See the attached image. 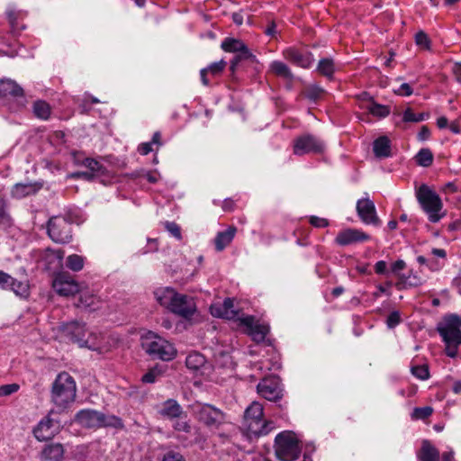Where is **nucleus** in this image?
Segmentation results:
<instances>
[{
    "instance_id": "f257e3e1",
    "label": "nucleus",
    "mask_w": 461,
    "mask_h": 461,
    "mask_svg": "<svg viewBox=\"0 0 461 461\" xmlns=\"http://www.w3.org/2000/svg\"><path fill=\"white\" fill-rule=\"evenodd\" d=\"M437 330L445 343L447 356L456 357L461 345V317L454 313L444 316Z\"/></svg>"
},
{
    "instance_id": "f03ea898",
    "label": "nucleus",
    "mask_w": 461,
    "mask_h": 461,
    "mask_svg": "<svg viewBox=\"0 0 461 461\" xmlns=\"http://www.w3.org/2000/svg\"><path fill=\"white\" fill-rule=\"evenodd\" d=\"M77 386L74 378L67 372L59 374L52 384L51 402L63 411L75 401Z\"/></svg>"
},
{
    "instance_id": "7ed1b4c3",
    "label": "nucleus",
    "mask_w": 461,
    "mask_h": 461,
    "mask_svg": "<svg viewBox=\"0 0 461 461\" xmlns=\"http://www.w3.org/2000/svg\"><path fill=\"white\" fill-rule=\"evenodd\" d=\"M416 198L430 222H438L445 216L441 198L426 184L417 189Z\"/></svg>"
},
{
    "instance_id": "20e7f679",
    "label": "nucleus",
    "mask_w": 461,
    "mask_h": 461,
    "mask_svg": "<svg viewBox=\"0 0 461 461\" xmlns=\"http://www.w3.org/2000/svg\"><path fill=\"white\" fill-rule=\"evenodd\" d=\"M243 426L250 435L255 437L267 435L274 428L272 421L263 419V406L257 402H252L246 409Z\"/></svg>"
},
{
    "instance_id": "39448f33",
    "label": "nucleus",
    "mask_w": 461,
    "mask_h": 461,
    "mask_svg": "<svg viewBox=\"0 0 461 461\" xmlns=\"http://www.w3.org/2000/svg\"><path fill=\"white\" fill-rule=\"evenodd\" d=\"M76 421L81 426L96 429L101 427L123 428L122 419L114 415H105L94 410H82L76 415Z\"/></svg>"
},
{
    "instance_id": "423d86ee",
    "label": "nucleus",
    "mask_w": 461,
    "mask_h": 461,
    "mask_svg": "<svg viewBox=\"0 0 461 461\" xmlns=\"http://www.w3.org/2000/svg\"><path fill=\"white\" fill-rule=\"evenodd\" d=\"M141 347L150 357L163 361H169L176 355V350L171 343L153 333L142 338Z\"/></svg>"
},
{
    "instance_id": "0eeeda50",
    "label": "nucleus",
    "mask_w": 461,
    "mask_h": 461,
    "mask_svg": "<svg viewBox=\"0 0 461 461\" xmlns=\"http://www.w3.org/2000/svg\"><path fill=\"white\" fill-rule=\"evenodd\" d=\"M275 452L281 461H294L301 454V447L295 435L291 431L279 433L275 439Z\"/></svg>"
},
{
    "instance_id": "6e6552de",
    "label": "nucleus",
    "mask_w": 461,
    "mask_h": 461,
    "mask_svg": "<svg viewBox=\"0 0 461 461\" xmlns=\"http://www.w3.org/2000/svg\"><path fill=\"white\" fill-rule=\"evenodd\" d=\"M195 419L209 429H218L225 423V413L211 404H197L194 410Z\"/></svg>"
},
{
    "instance_id": "1a4fd4ad",
    "label": "nucleus",
    "mask_w": 461,
    "mask_h": 461,
    "mask_svg": "<svg viewBox=\"0 0 461 461\" xmlns=\"http://www.w3.org/2000/svg\"><path fill=\"white\" fill-rule=\"evenodd\" d=\"M48 234L57 243H68L72 239V224L69 218L55 216L49 220Z\"/></svg>"
},
{
    "instance_id": "9d476101",
    "label": "nucleus",
    "mask_w": 461,
    "mask_h": 461,
    "mask_svg": "<svg viewBox=\"0 0 461 461\" xmlns=\"http://www.w3.org/2000/svg\"><path fill=\"white\" fill-rule=\"evenodd\" d=\"M324 143L312 134H303L294 140V154L303 156L308 153H321L324 150Z\"/></svg>"
},
{
    "instance_id": "9b49d317",
    "label": "nucleus",
    "mask_w": 461,
    "mask_h": 461,
    "mask_svg": "<svg viewBox=\"0 0 461 461\" xmlns=\"http://www.w3.org/2000/svg\"><path fill=\"white\" fill-rule=\"evenodd\" d=\"M59 331L61 338L68 339L74 343H78L81 347L87 343V340L86 339V329L85 323L76 321L62 323L59 327Z\"/></svg>"
},
{
    "instance_id": "f8f14e48",
    "label": "nucleus",
    "mask_w": 461,
    "mask_h": 461,
    "mask_svg": "<svg viewBox=\"0 0 461 461\" xmlns=\"http://www.w3.org/2000/svg\"><path fill=\"white\" fill-rule=\"evenodd\" d=\"M239 326L246 328V333L251 336L257 343L263 342L269 332V327L267 324L258 323L252 315L242 316L238 319Z\"/></svg>"
},
{
    "instance_id": "ddd939ff",
    "label": "nucleus",
    "mask_w": 461,
    "mask_h": 461,
    "mask_svg": "<svg viewBox=\"0 0 461 461\" xmlns=\"http://www.w3.org/2000/svg\"><path fill=\"white\" fill-rule=\"evenodd\" d=\"M258 393L268 401H276L282 396L280 380L276 376L262 379L257 385Z\"/></svg>"
},
{
    "instance_id": "4468645a",
    "label": "nucleus",
    "mask_w": 461,
    "mask_h": 461,
    "mask_svg": "<svg viewBox=\"0 0 461 461\" xmlns=\"http://www.w3.org/2000/svg\"><path fill=\"white\" fill-rule=\"evenodd\" d=\"M282 55L287 61L302 68H311L314 61V58L311 52L299 50L295 47L285 49Z\"/></svg>"
},
{
    "instance_id": "2eb2a0df",
    "label": "nucleus",
    "mask_w": 461,
    "mask_h": 461,
    "mask_svg": "<svg viewBox=\"0 0 461 461\" xmlns=\"http://www.w3.org/2000/svg\"><path fill=\"white\" fill-rule=\"evenodd\" d=\"M52 286L62 296H72L80 291L79 284L68 273L59 274L53 280Z\"/></svg>"
},
{
    "instance_id": "dca6fc26",
    "label": "nucleus",
    "mask_w": 461,
    "mask_h": 461,
    "mask_svg": "<svg viewBox=\"0 0 461 461\" xmlns=\"http://www.w3.org/2000/svg\"><path fill=\"white\" fill-rule=\"evenodd\" d=\"M357 212L361 221L366 224L379 226L381 221L377 216L375 206L369 198H363L357 203Z\"/></svg>"
},
{
    "instance_id": "f3484780",
    "label": "nucleus",
    "mask_w": 461,
    "mask_h": 461,
    "mask_svg": "<svg viewBox=\"0 0 461 461\" xmlns=\"http://www.w3.org/2000/svg\"><path fill=\"white\" fill-rule=\"evenodd\" d=\"M173 429L179 433L185 434V435L177 436V439L185 447H186L188 445H193V444H199L200 442L204 440L202 438L199 429H197L195 431V433L197 434V437L194 439V442L188 441V438L186 437V435L191 434L193 427L191 425L190 420L187 419L186 413L182 415L180 418H177L176 420H175V422L173 424Z\"/></svg>"
},
{
    "instance_id": "a211bd4d",
    "label": "nucleus",
    "mask_w": 461,
    "mask_h": 461,
    "mask_svg": "<svg viewBox=\"0 0 461 461\" xmlns=\"http://www.w3.org/2000/svg\"><path fill=\"white\" fill-rule=\"evenodd\" d=\"M370 239V236L366 232L348 228L343 230L338 233L335 241L340 246H348L354 243L364 242Z\"/></svg>"
},
{
    "instance_id": "6ab92c4d",
    "label": "nucleus",
    "mask_w": 461,
    "mask_h": 461,
    "mask_svg": "<svg viewBox=\"0 0 461 461\" xmlns=\"http://www.w3.org/2000/svg\"><path fill=\"white\" fill-rule=\"evenodd\" d=\"M176 298L169 311L185 318L191 317L195 312V305L192 298L177 293Z\"/></svg>"
},
{
    "instance_id": "aec40b11",
    "label": "nucleus",
    "mask_w": 461,
    "mask_h": 461,
    "mask_svg": "<svg viewBox=\"0 0 461 461\" xmlns=\"http://www.w3.org/2000/svg\"><path fill=\"white\" fill-rule=\"evenodd\" d=\"M59 423L50 417L45 418L33 429L35 438L40 441L51 439L59 431Z\"/></svg>"
},
{
    "instance_id": "412c9836",
    "label": "nucleus",
    "mask_w": 461,
    "mask_h": 461,
    "mask_svg": "<svg viewBox=\"0 0 461 461\" xmlns=\"http://www.w3.org/2000/svg\"><path fill=\"white\" fill-rule=\"evenodd\" d=\"M64 456V447L59 443H50L43 447L41 451V461H61Z\"/></svg>"
},
{
    "instance_id": "4be33fe9",
    "label": "nucleus",
    "mask_w": 461,
    "mask_h": 461,
    "mask_svg": "<svg viewBox=\"0 0 461 461\" xmlns=\"http://www.w3.org/2000/svg\"><path fill=\"white\" fill-rule=\"evenodd\" d=\"M159 413L161 416L169 420H176L185 412L184 411L182 406L176 400L168 399L163 402Z\"/></svg>"
},
{
    "instance_id": "5701e85b",
    "label": "nucleus",
    "mask_w": 461,
    "mask_h": 461,
    "mask_svg": "<svg viewBox=\"0 0 461 461\" xmlns=\"http://www.w3.org/2000/svg\"><path fill=\"white\" fill-rule=\"evenodd\" d=\"M237 228L233 225L229 226L227 230L217 233L214 239V246L217 251H222L228 247L234 239Z\"/></svg>"
},
{
    "instance_id": "b1692460",
    "label": "nucleus",
    "mask_w": 461,
    "mask_h": 461,
    "mask_svg": "<svg viewBox=\"0 0 461 461\" xmlns=\"http://www.w3.org/2000/svg\"><path fill=\"white\" fill-rule=\"evenodd\" d=\"M0 96L1 97H23V90L11 79H1L0 80Z\"/></svg>"
},
{
    "instance_id": "393cba45",
    "label": "nucleus",
    "mask_w": 461,
    "mask_h": 461,
    "mask_svg": "<svg viewBox=\"0 0 461 461\" xmlns=\"http://www.w3.org/2000/svg\"><path fill=\"white\" fill-rule=\"evenodd\" d=\"M417 457L420 461H440L438 450L429 440L422 441Z\"/></svg>"
},
{
    "instance_id": "a878e982",
    "label": "nucleus",
    "mask_w": 461,
    "mask_h": 461,
    "mask_svg": "<svg viewBox=\"0 0 461 461\" xmlns=\"http://www.w3.org/2000/svg\"><path fill=\"white\" fill-rule=\"evenodd\" d=\"M156 300L160 305L170 310L173 303L176 301V292L170 287H160L154 292Z\"/></svg>"
},
{
    "instance_id": "bb28decb",
    "label": "nucleus",
    "mask_w": 461,
    "mask_h": 461,
    "mask_svg": "<svg viewBox=\"0 0 461 461\" xmlns=\"http://www.w3.org/2000/svg\"><path fill=\"white\" fill-rule=\"evenodd\" d=\"M41 188V185L38 183H18L12 189V195L17 199L23 198L27 195L34 194Z\"/></svg>"
},
{
    "instance_id": "cd10ccee",
    "label": "nucleus",
    "mask_w": 461,
    "mask_h": 461,
    "mask_svg": "<svg viewBox=\"0 0 461 461\" xmlns=\"http://www.w3.org/2000/svg\"><path fill=\"white\" fill-rule=\"evenodd\" d=\"M226 66H227L226 61L221 59L218 62L212 63L207 68L201 69L200 77H201L202 83L204 86H209L210 82H209V79L207 77L208 74H210L212 77H218L223 72Z\"/></svg>"
},
{
    "instance_id": "c85d7f7f",
    "label": "nucleus",
    "mask_w": 461,
    "mask_h": 461,
    "mask_svg": "<svg viewBox=\"0 0 461 461\" xmlns=\"http://www.w3.org/2000/svg\"><path fill=\"white\" fill-rule=\"evenodd\" d=\"M102 301L100 297L92 294L89 291H85L80 294L78 306H82L90 311H96L100 309Z\"/></svg>"
},
{
    "instance_id": "c756f323",
    "label": "nucleus",
    "mask_w": 461,
    "mask_h": 461,
    "mask_svg": "<svg viewBox=\"0 0 461 461\" xmlns=\"http://www.w3.org/2000/svg\"><path fill=\"white\" fill-rule=\"evenodd\" d=\"M269 72L276 77L293 81L294 74L290 68L283 61L275 60L269 65Z\"/></svg>"
},
{
    "instance_id": "7c9ffc66",
    "label": "nucleus",
    "mask_w": 461,
    "mask_h": 461,
    "mask_svg": "<svg viewBox=\"0 0 461 461\" xmlns=\"http://www.w3.org/2000/svg\"><path fill=\"white\" fill-rule=\"evenodd\" d=\"M83 165L90 169L91 173L89 172H78L76 175L78 176H82L85 179L90 180L92 179L95 175L102 174L104 171V167L95 159L87 158L83 161Z\"/></svg>"
},
{
    "instance_id": "2f4dec72",
    "label": "nucleus",
    "mask_w": 461,
    "mask_h": 461,
    "mask_svg": "<svg viewBox=\"0 0 461 461\" xmlns=\"http://www.w3.org/2000/svg\"><path fill=\"white\" fill-rule=\"evenodd\" d=\"M373 150L377 158H387L391 155L390 140L382 136L374 141Z\"/></svg>"
},
{
    "instance_id": "473e14b6",
    "label": "nucleus",
    "mask_w": 461,
    "mask_h": 461,
    "mask_svg": "<svg viewBox=\"0 0 461 461\" xmlns=\"http://www.w3.org/2000/svg\"><path fill=\"white\" fill-rule=\"evenodd\" d=\"M205 364V357L199 352L190 353L185 359V366L188 369L198 371Z\"/></svg>"
},
{
    "instance_id": "72a5a7b5",
    "label": "nucleus",
    "mask_w": 461,
    "mask_h": 461,
    "mask_svg": "<svg viewBox=\"0 0 461 461\" xmlns=\"http://www.w3.org/2000/svg\"><path fill=\"white\" fill-rule=\"evenodd\" d=\"M364 108H366L372 115L378 118H384L390 113L389 106L379 104L375 101H372L371 104H366Z\"/></svg>"
},
{
    "instance_id": "f704fd0d",
    "label": "nucleus",
    "mask_w": 461,
    "mask_h": 461,
    "mask_svg": "<svg viewBox=\"0 0 461 461\" xmlns=\"http://www.w3.org/2000/svg\"><path fill=\"white\" fill-rule=\"evenodd\" d=\"M434 156L429 149H421L415 156L417 165L424 167L431 166L433 163Z\"/></svg>"
},
{
    "instance_id": "c9c22d12",
    "label": "nucleus",
    "mask_w": 461,
    "mask_h": 461,
    "mask_svg": "<svg viewBox=\"0 0 461 461\" xmlns=\"http://www.w3.org/2000/svg\"><path fill=\"white\" fill-rule=\"evenodd\" d=\"M317 71L330 79L332 78L335 71L333 60L328 58L321 59L317 66Z\"/></svg>"
},
{
    "instance_id": "e433bc0d",
    "label": "nucleus",
    "mask_w": 461,
    "mask_h": 461,
    "mask_svg": "<svg viewBox=\"0 0 461 461\" xmlns=\"http://www.w3.org/2000/svg\"><path fill=\"white\" fill-rule=\"evenodd\" d=\"M245 43L234 38H226L221 42V49L226 52L238 53L240 50H244Z\"/></svg>"
},
{
    "instance_id": "4c0bfd02",
    "label": "nucleus",
    "mask_w": 461,
    "mask_h": 461,
    "mask_svg": "<svg viewBox=\"0 0 461 461\" xmlns=\"http://www.w3.org/2000/svg\"><path fill=\"white\" fill-rule=\"evenodd\" d=\"M50 106L45 101H37L33 104V113L36 117L47 120L50 115Z\"/></svg>"
},
{
    "instance_id": "58836bf2",
    "label": "nucleus",
    "mask_w": 461,
    "mask_h": 461,
    "mask_svg": "<svg viewBox=\"0 0 461 461\" xmlns=\"http://www.w3.org/2000/svg\"><path fill=\"white\" fill-rule=\"evenodd\" d=\"M66 266L72 271H80L84 267V258L77 254L70 255L67 258Z\"/></svg>"
},
{
    "instance_id": "ea45409f",
    "label": "nucleus",
    "mask_w": 461,
    "mask_h": 461,
    "mask_svg": "<svg viewBox=\"0 0 461 461\" xmlns=\"http://www.w3.org/2000/svg\"><path fill=\"white\" fill-rule=\"evenodd\" d=\"M8 290L13 291L17 295L26 296L28 294L29 285L28 284L22 281H18L17 279L13 277L11 285L9 286Z\"/></svg>"
},
{
    "instance_id": "a19ab883",
    "label": "nucleus",
    "mask_w": 461,
    "mask_h": 461,
    "mask_svg": "<svg viewBox=\"0 0 461 461\" xmlns=\"http://www.w3.org/2000/svg\"><path fill=\"white\" fill-rule=\"evenodd\" d=\"M324 94V89L319 86H309L304 91V96L312 101H317Z\"/></svg>"
},
{
    "instance_id": "79ce46f5",
    "label": "nucleus",
    "mask_w": 461,
    "mask_h": 461,
    "mask_svg": "<svg viewBox=\"0 0 461 461\" xmlns=\"http://www.w3.org/2000/svg\"><path fill=\"white\" fill-rule=\"evenodd\" d=\"M411 372L420 380H427L429 377V366L427 365L413 366L411 368Z\"/></svg>"
},
{
    "instance_id": "37998d69",
    "label": "nucleus",
    "mask_w": 461,
    "mask_h": 461,
    "mask_svg": "<svg viewBox=\"0 0 461 461\" xmlns=\"http://www.w3.org/2000/svg\"><path fill=\"white\" fill-rule=\"evenodd\" d=\"M426 116L424 113L416 114L411 108H407L403 113L402 120L405 122H419L425 120Z\"/></svg>"
},
{
    "instance_id": "c03bdc74",
    "label": "nucleus",
    "mask_w": 461,
    "mask_h": 461,
    "mask_svg": "<svg viewBox=\"0 0 461 461\" xmlns=\"http://www.w3.org/2000/svg\"><path fill=\"white\" fill-rule=\"evenodd\" d=\"M161 461H186V459L180 452L169 449L163 455Z\"/></svg>"
},
{
    "instance_id": "a18cd8bd",
    "label": "nucleus",
    "mask_w": 461,
    "mask_h": 461,
    "mask_svg": "<svg viewBox=\"0 0 461 461\" xmlns=\"http://www.w3.org/2000/svg\"><path fill=\"white\" fill-rule=\"evenodd\" d=\"M211 313L216 317H221L227 320H234V315L231 313V312H223L221 305L211 306Z\"/></svg>"
},
{
    "instance_id": "49530a36",
    "label": "nucleus",
    "mask_w": 461,
    "mask_h": 461,
    "mask_svg": "<svg viewBox=\"0 0 461 461\" xmlns=\"http://www.w3.org/2000/svg\"><path fill=\"white\" fill-rule=\"evenodd\" d=\"M164 226L165 229L176 239L179 240L182 239L181 229L178 224L173 221H166Z\"/></svg>"
},
{
    "instance_id": "de8ad7c7",
    "label": "nucleus",
    "mask_w": 461,
    "mask_h": 461,
    "mask_svg": "<svg viewBox=\"0 0 461 461\" xmlns=\"http://www.w3.org/2000/svg\"><path fill=\"white\" fill-rule=\"evenodd\" d=\"M433 412V409L431 407H419L415 408L413 411V417L415 419L424 420L429 417Z\"/></svg>"
},
{
    "instance_id": "09e8293b",
    "label": "nucleus",
    "mask_w": 461,
    "mask_h": 461,
    "mask_svg": "<svg viewBox=\"0 0 461 461\" xmlns=\"http://www.w3.org/2000/svg\"><path fill=\"white\" fill-rule=\"evenodd\" d=\"M415 41L418 46H420L425 50L429 49L430 41L425 32H419L418 33H416Z\"/></svg>"
},
{
    "instance_id": "8fccbe9b",
    "label": "nucleus",
    "mask_w": 461,
    "mask_h": 461,
    "mask_svg": "<svg viewBox=\"0 0 461 461\" xmlns=\"http://www.w3.org/2000/svg\"><path fill=\"white\" fill-rule=\"evenodd\" d=\"M160 371L158 368L149 369L141 378L143 383L152 384L160 375Z\"/></svg>"
},
{
    "instance_id": "3c124183",
    "label": "nucleus",
    "mask_w": 461,
    "mask_h": 461,
    "mask_svg": "<svg viewBox=\"0 0 461 461\" xmlns=\"http://www.w3.org/2000/svg\"><path fill=\"white\" fill-rule=\"evenodd\" d=\"M20 386L17 384H8L0 386V396L5 397L9 396L19 390Z\"/></svg>"
},
{
    "instance_id": "603ef678",
    "label": "nucleus",
    "mask_w": 461,
    "mask_h": 461,
    "mask_svg": "<svg viewBox=\"0 0 461 461\" xmlns=\"http://www.w3.org/2000/svg\"><path fill=\"white\" fill-rule=\"evenodd\" d=\"M223 312H231L234 315V320L238 321V319L240 318L239 316V312L234 309V302L230 298H226L221 304Z\"/></svg>"
},
{
    "instance_id": "864d4df0",
    "label": "nucleus",
    "mask_w": 461,
    "mask_h": 461,
    "mask_svg": "<svg viewBox=\"0 0 461 461\" xmlns=\"http://www.w3.org/2000/svg\"><path fill=\"white\" fill-rule=\"evenodd\" d=\"M400 322H401V316H400L399 312H397V311L392 312L388 315L387 320H386V324L389 328H394Z\"/></svg>"
},
{
    "instance_id": "5fc2aeb1",
    "label": "nucleus",
    "mask_w": 461,
    "mask_h": 461,
    "mask_svg": "<svg viewBox=\"0 0 461 461\" xmlns=\"http://www.w3.org/2000/svg\"><path fill=\"white\" fill-rule=\"evenodd\" d=\"M309 221L315 228H325L329 225V221L327 219L318 216H311Z\"/></svg>"
},
{
    "instance_id": "6e6d98bb",
    "label": "nucleus",
    "mask_w": 461,
    "mask_h": 461,
    "mask_svg": "<svg viewBox=\"0 0 461 461\" xmlns=\"http://www.w3.org/2000/svg\"><path fill=\"white\" fill-rule=\"evenodd\" d=\"M12 280L13 276L4 271H0V287L2 289L8 290Z\"/></svg>"
},
{
    "instance_id": "4d7b16f0",
    "label": "nucleus",
    "mask_w": 461,
    "mask_h": 461,
    "mask_svg": "<svg viewBox=\"0 0 461 461\" xmlns=\"http://www.w3.org/2000/svg\"><path fill=\"white\" fill-rule=\"evenodd\" d=\"M240 58L243 60H250L251 62H255L257 59H256V56L253 55L250 50H249V48L245 45L244 46V50H240L239 52H238Z\"/></svg>"
},
{
    "instance_id": "13d9d810",
    "label": "nucleus",
    "mask_w": 461,
    "mask_h": 461,
    "mask_svg": "<svg viewBox=\"0 0 461 461\" xmlns=\"http://www.w3.org/2000/svg\"><path fill=\"white\" fill-rule=\"evenodd\" d=\"M394 92H395V94H397L399 95L409 96L412 94L413 91H412V88L410 86V84L403 83L400 86L399 89L395 90Z\"/></svg>"
},
{
    "instance_id": "bf43d9fd",
    "label": "nucleus",
    "mask_w": 461,
    "mask_h": 461,
    "mask_svg": "<svg viewBox=\"0 0 461 461\" xmlns=\"http://www.w3.org/2000/svg\"><path fill=\"white\" fill-rule=\"evenodd\" d=\"M375 271L376 274L384 275L387 273V264L384 260L376 262L375 265Z\"/></svg>"
},
{
    "instance_id": "052dcab7",
    "label": "nucleus",
    "mask_w": 461,
    "mask_h": 461,
    "mask_svg": "<svg viewBox=\"0 0 461 461\" xmlns=\"http://www.w3.org/2000/svg\"><path fill=\"white\" fill-rule=\"evenodd\" d=\"M405 262L402 259H399L392 265V272L395 275H398L401 270L405 268Z\"/></svg>"
},
{
    "instance_id": "680f3d73",
    "label": "nucleus",
    "mask_w": 461,
    "mask_h": 461,
    "mask_svg": "<svg viewBox=\"0 0 461 461\" xmlns=\"http://www.w3.org/2000/svg\"><path fill=\"white\" fill-rule=\"evenodd\" d=\"M429 136H430V131L428 128V126H425V125L422 126L420 131L418 133V139L420 140H426L429 138Z\"/></svg>"
},
{
    "instance_id": "e2e57ef3",
    "label": "nucleus",
    "mask_w": 461,
    "mask_h": 461,
    "mask_svg": "<svg viewBox=\"0 0 461 461\" xmlns=\"http://www.w3.org/2000/svg\"><path fill=\"white\" fill-rule=\"evenodd\" d=\"M151 145V142L141 143L139 146L138 150L141 155H148L149 152L152 151Z\"/></svg>"
},
{
    "instance_id": "0e129e2a",
    "label": "nucleus",
    "mask_w": 461,
    "mask_h": 461,
    "mask_svg": "<svg viewBox=\"0 0 461 461\" xmlns=\"http://www.w3.org/2000/svg\"><path fill=\"white\" fill-rule=\"evenodd\" d=\"M235 208V202L230 199V198H228V199H225L222 203V209L223 211L225 212H232Z\"/></svg>"
},
{
    "instance_id": "69168bd1",
    "label": "nucleus",
    "mask_w": 461,
    "mask_h": 461,
    "mask_svg": "<svg viewBox=\"0 0 461 461\" xmlns=\"http://www.w3.org/2000/svg\"><path fill=\"white\" fill-rule=\"evenodd\" d=\"M242 59L240 58L239 54L237 53L234 58L230 61V69L232 73L235 72L237 66L240 62H241Z\"/></svg>"
},
{
    "instance_id": "338daca9",
    "label": "nucleus",
    "mask_w": 461,
    "mask_h": 461,
    "mask_svg": "<svg viewBox=\"0 0 461 461\" xmlns=\"http://www.w3.org/2000/svg\"><path fill=\"white\" fill-rule=\"evenodd\" d=\"M442 190L446 193H455L456 192L457 187L454 183L448 182L443 186Z\"/></svg>"
},
{
    "instance_id": "774afa93",
    "label": "nucleus",
    "mask_w": 461,
    "mask_h": 461,
    "mask_svg": "<svg viewBox=\"0 0 461 461\" xmlns=\"http://www.w3.org/2000/svg\"><path fill=\"white\" fill-rule=\"evenodd\" d=\"M453 73L455 74L457 81L461 83V62L455 64Z\"/></svg>"
}]
</instances>
